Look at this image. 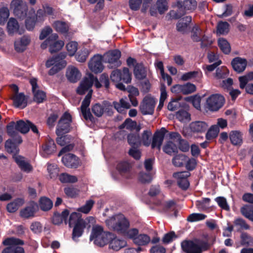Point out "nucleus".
I'll list each match as a JSON object with an SVG mask.
<instances>
[{
	"label": "nucleus",
	"mask_w": 253,
	"mask_h": 253,
	"mask_svg": "<svg viewBox=\"0 0 253 253\" xmlns=\"http://www.w3.org/2000/svg\"><path fill=\"white\" fill-rule=\"evenodd\" d=\"M181 249L185 253H202L210 248V245L202 240H185L181 243Z\"/></svg>",
	"instance_id": "obj_1"
},
{
	"label": "nucleus",
	"mask_w": 253,
	"mask_h": 253,
	"mask_svg": "<svg viewBox=\"0 0 253 253\" xmlns=\"http://www.w3.org/2000/svg\"><path fill=\"white\" fill-rule=\"evenodd\" d=\"M110 79L115 83L116 87L122 91L126 90L123 83L128 84L131 81V74L128 68L124 67L122 71L117 69L113 71L110 75Z\"/></svg>",
	"instance_id": "obj_2"
},
{
	"label": "nucleus",
	"mask_w": 253,
	"mask_h": 253,
	"mask_svg": "<svg viewBox=\"0 0 253 253\" xmlns=\"http://www.w3.org/2000/svg\"><path fill=\"white\" fill-rule=\"evenodd\" d=\"M105 222L109 228L122 235L130 226L129 220L122 214L114 215L106 219Z\"/></svg>",
	"instance_id": "obj_3"
},
{
	"label": "nucleus",
	"mask_w": 253,
	"mask_h": 253,
	"mask_svg": "<svg viewBox=\"0 0 253 253\" xmlns=\"http://www.w3.org/2000/svg\"><path fill=\"white\" fill-rule=\"evenodd\" d=\"M30 121L26 120H20L16 123L14 121L10 122L6 126V131L9 136L14 135L16 137L19 142L22 143V139L21 136L19 134L18 131L25 134L29 131Z\"/></svg>",
	"instance_id": "obj_4"
},
{
	"label": "nucleus",
	"mask_w": 253,
	"mask_h": 253,
	"mask_svg": "<svg viewBox=\"0 0 253 253\" xmlns=\"http://www.w3.org/2000/svg\"><path fill=\"white\" fill-rule=\"evenodd\" d=\"M2 244L8 247L5 248L2 253H25L24 248L19 246L24 244V241L20 239L14 237L7 238L3 241Z\"/></svg>",
	"instance_id": "obj_5"
},
{
	"label": "nucleus",
	"mask_w": 253,
	"mask_h": 253,
	"mask_svg": "<svg viewBox=\"0 0 253 253\" xmlns=\"http://www.w3.org/2000/svg\"><path fill=\"white\" fill-rule=\"evenodd\" d=\"M72 122L71 115L68 112H65L58 121L55 130L56 134L59 136L69 132L72 129Z\"/></svg>",
	"instance_id": "obj_6"
},
{
	"label": "nucleus",
	"mask_w": 253,
	"mask_h": 253,
	"mask_svg": "<svg viewBox=\"0 0 253 253\" xmlns=\"http://www.w3.org/2000/svg\"><path fill=\"white\" fill-rule=\"evenodd\" d=\"M10 7L13 9L15 16L19 19H24L28 15V6L22 0H12Z\"/></svg>",
	"instance_id": "obj_7"
},
{
	"label": "nucleus",
	"mask_w": 253,
	"mask_h": 253,
	"mask_svg": "<svg viewBox=\"0 0 253 253\" xmlns=\"http://www.w3.org/2000/svg\"><path fill=\"white\" fill-rule=\"evenodd\" d=\"M224 98L218 94H213L210 96L206 100L207 108L211 111H216L221 108L224 104Z\"/></svg>",
	"instance_id": "obj_8"
},
{
	"label": "nucleus",
	"mask_w": 253,
	"mask_h": 253,
	"mask_svg": "<svg viewBox=\"0 0 253 253\" xmlns=\"http://www.w3.org/2000/svg\"><path fill=\"white\" fill-rule=\"evenodd\" d=\"M155 104L156 101L154 98L149 96H146L139 106L141 113L143 115L153 114Z\"/></svg>",
	"instance_id": "obj_9"
},
{
	"label": "nucleus",
	"mask_w": 253,
	"mask_h": 253,
	"mask_svg": "<svg viewBox=\"0 0 253 253\" xmlns=\"http://www.w3.org/2000/svg\"><path fill=\"white\" fill-rule=\"evenodd\" d=\"M121 56V52L119 49L110 50L105 54V61L113 66L118 67L122 64L120 60Z\"/></svg>",
	"instance_id": "obj_10"
},
{
	"label": "nucleus",
	"mask_w": 253,
	"mask_h": 253,
	"mask_svg": "<svg viewBox=\"0 0 253 253\" xmlns=\"http://www.w3.org/2000/svg\"><path fill=\"white\" fill-rule=\"evenodd\" d=\"M168 131L165 127H162L160 129L157 130L154 134L151 144L152 149L157 148L161 150L165 134Z\"/></svg>",
	"instance_id": "obj_11"
},
{
	"label": "nucleus",
	"mask_w": 253,
	"mask_h": 253,
	"mask_svg": "<svg viewBox=\"0 0 253 253\" xmlns=\"http://www.w3.org/2000/svg\"><path fill=\"white\" fill-rule=\"evenodd\" d=\"M103 57L99 54L95 55L89 61L88 67L94 73H101L104 68L102 64Z\"/></svg>",
	"instance_id": "obj_12"
},
{
	"label": "nucleus",
	"mask_w": 253,
	"mask_h": 253,
	"mask_svg": "<svg viewBox=\"0 0 253 253\" xmlns=\"http://www.w3.org/2000/svg\"><path fill=\"white\" fill-rule=\"evenodd\" d=\"M62 162L65 166L71 169H77L80 165L79 158L71 153L64 155L62 158Z\"/></svg>",
	"instance_id": "obj_13"
},
{
	"label": "nucleus",
	"mask_w": 253,
	"mask_h": 253,
	"mask_svg": "<svg viewBox=\"0 0 253 253\" xmlns=\"http://www.w3.org/2000/svg\"><path fill=\"white\" fill-rule=\"evenodd\" d=\"M38 209L39 206L38 204L34 201H31L28 206L20 211V216L25 218L34 217Z\"/></svg>",
	"instance_id": "obj_14"
},
{
	"label": "nucleus",
	"mask_w": 253,
	"mask_h": 253,
	"mask_svg": "<svg viewBox=\"0 0 253 253\" xmlns=\"http://www.w3.org/2000/svg\"><path fill=\"white\" fill-rule=\"evenodd\" d=\"M176 202L174 200H169L162 204V211L167 215L176 217L178 215V210L176 208Z\"/></svg>",
	"instance_id": "obj_15"
},
{
	"label": "nucleus",
	"mask_w": 253,
	"mask_h": 253,
	"mask_svg": "<svg viewBox=\"0 0 253 253\" xmlns=\"http://www.w3.org/2000/svg\"><path fill=\"white\" fill-rule=\"evenodd\" d=\"M31 38L28 35H24L14 42L15 50L19 53L24 52L31 42Z\"/></svg>",
	"instance_id": "obj_16"
},
{
	"label": "nucleus",
	"mask_w": 253,
	"mask_h": 253,
	"mask_svg": "<svg viewBox=\"0 0 253 253\" xmlns=\"http://www.w3.org/2000/svg\"><path fill=\"white\" fill-rule=\"evenodd\" d=\"M89 77V78H85L81 83L76 90L77 94L84 95L88 91L89 88L92 86L94 80V77L92 74H90Z\"/></svg>",
	"instance_id": "obj_17"
},
{
	"label": "nucleus",
	"mask_w": 253,
	"mask_h": 253,
	"mask_svg": "<svg viewBox=\"0 0 253 253\" xmlns=\"http://www.w3.org/2000/svg\"><path fill=\"white\" fill-rule=\"evenodd\" d=\"M11 99L12 100L13 105L15 108L22 109L27 105V98L23 92L14 94Z\"/></svg>",
	"instance_id": "obj_18"
},
{
	"label": "nucleus",
	"mask_w": 253,
	"mask_h": 253,
	"mask_svg": "<svg viewBox=\"0 0 253 253\" xmlns=\"http://www.w3.org/2000/svg\"><path fill=\"white\" fill-rule=\"evenodd\" d=\"M177 8H182L186 13L187 11L192 12L196 9L197 6V2L196 0H178L176 2Z\"/></svg>",
	"instance_id": "obj_19"
},
{
	"label": "nucleus",
	"mask_w": 253,
	"mask_h": 253,
	"mask_svg": "<svg viewBox=\"0 0 253 253\" xmlns=\"http://www.w3.org/2000/svg\"><path fill=\"white\" fill-rule=\"evenodd\" d=\"M231 64L236 72L241 73L245 70L247 65V60L245 58L236 57L232 59Z\"/></svg>",
	"instance_id": "obj_20"
},
{
	"label": "nucleus",
	"mask_w": 253,
	"mask_h": 253,
	"mask_svg": "<svg viewBox=\"0 0 253 253\" xmlns=\"http://www.w3.org/2000/svg\"><path fill=\"white\" fill-rule=\"evenodd\" d=\"M70 211L68 209H65L61 213L58 211H55L52 219L53 224L59 225L64 221L67 224L68 223V217Z\"/></svg>",
	"instance_id": "obj_21"
},
{
	"label": "nucleus",
	"mask_w": 253,
	"mask_h": 253,
	"mask_svg": "<svg viewBox=\"0 0 253 253\" xmlns=\"http://www.w3.org/2000/svg\"><path fill=\"white\" fill-rule=\"evenodd\" d=\"M114 234L110 232H106L101 233L98 236L97 238L93 239L94 244L99 246L103 247L109 243L110 240L113 238Z\"/></svg>",
	"instance_id": "obj_22"
},
{
	"label": "nucleus",
	"mask_w": 253,
	"mask_h": 253,
	"mask_svg": "<svg viewBox=\"0 0 253 253\" xmlns=\"http://www.w3.org/2000/svg\"><path fill=\"white\" fill-rule=\"evenodd\" d=\"M189 127L193 133H202L208 129L209 125L204 121H195L190 124Z\"/></svg>",
	"instance_id": "obj_23"
},
{
	"label": "nucleus",
	"mask_w": 253,
	"mask_h": 253,
	"mask_svg": "<svg viewBox=\"0 0 253 253\" xmlns=\"http://www.w3.org/2000/svg\"><path fill=\"white\" fill-rule=\"evenodd\" d=\"M203 78V73L202 71L199 69L196 71H190L183 74L181 80L183 81H187L190 80H194L197 82L200 83Z\"/></svg>",
	"instance_id": "obj_24"
},
{
	"label": "nucleus",
	"mask_w": 253,
	"mask_h": 253,
	"mask_svg": "<svg viewBox=\"0 0 253 253\" xmlns=\"http://www.w3.org/2000/svg\"><path fill=\"white\" fill-rule=\"evenodd\" d=\"M37 22L38 21L36 18L35 11L32 9L29 11L28 15L25 18V25L26 29L29 31L34 30Z\"/></svg>",
	"instance_id": "obj_25"
},
{
	"label": "nucleus",
	"mask_w": 253,
	"mask_h": 253,
	"mask_svg": "<svg viewBox=\"0 0 253 253\" xmlns=\"http://www.w3.org/2000/svg\"><path fill=\"white\" fill-rule=\"evenodd\" d=\"M81 73L76 67L71 66L67 69L66 76L71 83H76L81 78Z\"/></svg>",
	"instance_id": "obj_26"
},
{
	"label": "nucleus",
	"mask_w": 253,
	"mask_h": 253,
	"mask_svg": "<svg viewBox=\"0 0 253 253\" xmlns=\"http://www.w3.org/2000/svg\"><path fill=\"white\" fill-rule=\"evenodd\" d=\"M133 74L136 79L142 80L146 78L147 70L142 63L136 64L133 69Z\"/></svg>",
	"instance_id": "obj_27"
},
{
	"label": "nucleus",
	"mask_w": 253,
	"mask_h": 253,
	"mask_svg": "<svg viewBox=\"0 0 253 253\" xmlns=\"http://www.w3.org/2000/svg\"><path fill=\"white\" fill-rule=\"evenodd\" d=\"M11 138L6 141L5 143V148L9 153H15L17 152V145L21 144L19 142L16 136L14 135L10 136Z\"/></svg>",
	"instance_id": "obj_28"
},
{
	"label": "nucleus",
	"mask_w": 253,
	"mask_h": 253,
	"mask_svg": "<svg viewBox=\"0 0 253 253\" xmlns=\"http://www.w3.org/2000/svg\"><path fill=\"white\" fill-rule=\"evenodd\" d=\"M15 161L20 168V169L25 172H29L32 170V166L27 162L24 160V158L21 156H18L14 158Z\"/></svg>",
	"instance_id": "obj_29"
},
{
	"label": "nucleus",
	"mask_w": 253,
	"mask_h": 253,
	"mask_svg": "<svg viewBox=\"0 0 253 253\" xmlns=\"http://www.w3.org/2000/svg\"><path fill=\"white\" fill-rule=\"evenodd\" d=\"M84 228V222L78 223L74 225L72 234V238L74 241L76 242L78 241V239L82 236Z\"/></svg>",
	"instance_id": "obj_30"
},
{
	"label": "nucleus",
	"mask_w": 253,
	"mask_h": 253,
	"mask_svg": "<svg viewBox=\"0 0 253 253\" xmlns=\"http://www.w3.org/2000/svg\"><path fill=\"white\" fill-rule=\"evenodd\" d=\"M24 202L23 198H17L7 205L6 210L9 212H14L24 204Z\"/></svg>",
	"instance_id": "obj_31"
},
{
	"label": "nucleus",
	"mask_w": 253,
	"mask_h": 253,
	"mask_svg": "<svg viewBox=\"0 0 253 253\" xmlns=\"http://www.w3.org/2000/svg\"><path fill=\"white\" fill-rule=\"evenodd\" d=\"M229 137L233 145H241L243 142L242 133L239 130L231 131Z\"/></svg>",
	"instance_id": "obj_32"
},
{
	"label": "nucleus",
	"mask_w": 253,
	"mask_h": 253,
	"mask_svg": "<svg viewBox=\"0 0 253 253\" xmlns=\"http://www.w3.org/2000/svg\"><path fill=\"white\" fill-rule=\"evenodd\" d=\"M109 243V248L116 251H118L125 247L127 245L126 241L125 240L114 238V237L110 240Z\"/></svg>",
	"instance_id": "obj_33"
},
{
	"label": "nucleus",
	"mask_w": 253,
	"mask_h": 253,
	"mask_svg": "<svg viewBox=\"0 0 253 253\" xmlns=\"http://www.w3.org/2000/svg\"><path fill=\"white\" fill-rule=\"evenodd\" d=\"M43 151L47 154H51L56 150V144L53 139L47 138L45 143L42 146Z\"/></svg>",
	"instance_id": "obj_34"
},
{
	"label": "nucleus",
	"mask_w": 253,
	"mask_h": 253,
	"mask_svg": "<svg viewBox=\"0 0 253 253\" xmlns=\"http://www.w3.org/2000/svg\"><path fill=\"white\" fill-rule=\"evenodd\" d=\"M66 57V53L65 52H60L58 54L53 56L52 58L48 59L46 63L45 66L47 68H49L54 66L57 63L65 61L64 59Z\"/></svg>",
	"instance_id": "obj_35"
},
{
	"label": "nucleus",
	"mask_w": 253,
	"mask_h": 253,
	"mask_svg": "<svg viewBox=\"0 0 253 253\" xmlns=\"http://www.w3.org/2000/svg\"><path fill=\"white\" fill-rule=\"evenodd\" d=\"M40 209L43 211H49L53 207L52 201L46 197H42L39 201Z\"/></svg>",
	"instance_id": "obj_36"
},
{
	"label": "nucleus",
	"mask_w": 253,
	"mask_h": 253,
	"mask_svg": "<svg viewBox=\"0 0 253 253\" xmlns=\"http://www.w3.org/2000/svg\"><path fill=\"white\" fill-rule=\"evenodd\" d=\"M163 150L165 153L169 156H174L178 153V147L171 141H169L164 145Z\"/></svg>",
	"instance_id": "obj_37"
},
{
	"label": "nucleus",
	"mask_w": 253,
	"mask_h": 253,
	"mask_svg": "<svg viewBox=\"0 0 253 253\" xmlns=\"http://www.w3.org/2000/svg\"><path fill=\"white\" fill-rule=\"evenodd\" d=\"M187 159V156L183 154L176 153L172 159V164L176 167H182Z\"/></svg>",
	"instance_id": "obj_38"
},
{
	"label": "nucleus",
	"mask_w": 253,
	"mask_h": 253,
	"mask_svg": "<svg viewBox=\"0 0 253 253\" xmlns=\"http://www.w3.org/2000/svg\"><path fill=\"white\" fill-rule=\"evenodd\" d=\"M218 46L221 51L225 54H229L231 50L229 42L224 38H220L217 41Z\"/></svg>",
	"instance_id": "obj_39"
},
{
	"label": "nucleus",
	"mask_w": 253,
	"mask_h": 253,
	"mask_svg": "<svg viewBox=\"0 0 253 253\" xmlns=\"http://www.w3.org/2000/svg\"><path fill=\"white\" fill-rule=\"evenodd\" d=\"M55 30L61 34H67L69 31V25L66 22L56 21L53 24Z\"/></svg>",
	"instance_id": "obj_40"
},
{
	"label": "nucleus",
	"mask_w": 253,
	"mask_h": 253,
	"mask_svg": "<svg viewBox=\"0 0 253 253\" xmlns=\"http://www.w3.org/2000/svg\"><path fill=\"white\" fill-rule=\"evenodd\" d=\"M127 142L131 147H140L141 139L138 133H130L127 136Z\"/></svg>",
	"instance_id": "obj_41"
},
{
	"label": "nucleus",
	"mask_w": 253,
	"mask_h": 253,
	"mask_svg": "<svg viewBox=\"0 0 253 253\" xmlns=\"http://www.w3.org/2000/svg\"><path fill=\"white\" fill-rule=\"evenodd\" d=\"M113 104L114 108L120 113H123L124 109H129L131 106L129 103L124 98H121L119 102L113 101Z\"/></svg>",
	"instance_id": "obj_42"
},
{
	"label": "nucleus",
	"mask_w": 253,
	"mask_h": 253,
	"mask_svg": "<svg viewBox=\"0 0 253 253\" xmlns=\"http://www.w3.org/2000/svg\"><path fill=\"white\" fill-rule=\"evenodd\" d=\"M116 169L119 173L123 175L130 171L131 169V165L127 161H120L117 165Z\"/></svg>",
	"instance_id": "obj_43"
},
{
	"label": "nucleus",
	"mask_w": 253,
	"mask_h": 253,
	"mask_svg": "<svg viewBox=\"0 0 253 253\" xmlns=\"http://www.w3.org/2000/svg\"><path fill=\"white\" fill-rule=\"evenodd\" d=\"M19 24L16 19L10 18L7 24V29L9 34H13L18 32Z\"/></svg>",
	"instance_id": "obj_44"
},
{
	"label": "nucleus",
	"mask_w": 253,
	"mask_h": 253,
	"mask_svg": "<svg viewBox=\"0 0 253 253\" xmlns=\"http://www.w3.org/2000/svg\"><path fill=\"white\" fill-rule=\"evenodd\" d=\"M84 222L83 219L82 218V214L79 212H73L71 213L68 220L69 226L71 227L73 225H75L78 223Z\"/></svg>",
	"instance_id": "obj_45"
},
{
	"label": "nucleus",
	"mask_w": 253,
	"mask_h": 253,
	"mask_svg": "<svg viewBox=\"0 0 253 253\" xmlns=\"http://www.w3.org/2000/svg\"><path fill=\"white\" fill-rule=\"evenodd\" d=\"M150 242V237L145 234H138L134 239L133 243L138 246H146Z\"/></svg>",
	"instance_id": "obj_46"
},
{
	"label": "nucleus",
	"mask_w": 253,
	"mask_h": 253,
	"mask_svg": "<svg viewBox=\"0 0 253 253\" xmlns=\"http://www.w3.org/2000/svg\"><path fill=\"white\" fill-rule=\"evenodd\" d=\"M50 42V44L49 51L52 54L60 50L64 45V42L62 40H52Z\"/></svg>",
	"instance_id": "obj_47"
},
{
	"label": "nucleus",
	"mask_w": 253,
	"mask_h": 253,
	"mask_svg": "<svg viewBox=\"0 0 253 253\" xmlns=\"http://www.w3.org/2000/svg\"><path fill=\"white\" fill-rule=\"evenodd\" d=\"M229 24L226 21H219L216 26V33L220 35H226L229 31Z\"/></svg>",
	"instance_id": "obj_48"
},
{
	"label": "nucleus",
	"mask_w": 253,
	"mask_h": 253,
	"mask_svg": "<svg viewBox=\"0 0 253 253\" xmlns=\"http://www.w3.org/2000/svg\"><path fill=\"white\" fill-rule=\"evenodd\" d=\"M241 212L245 217L253 221V206H244L241 208Z\"/></svg>",
	"instance_id": "obj_49"
},
{
	"label": "nucleus",
	"mask_w": 253,
	"mask_h": 253,
	"mask_svg": "<svg viewBox=\"0 0 253 253\" xmlns=\"http://www.w3.org/2000/svg\"><path fill=\"white\" fill-rule=\"evenodd\" d=\"M219 131V128L217 126H211L206 133V138L208 140H211L216 138L218 135Z\"/></svg>",
	"instance_id": "obj_50"
},
{
	"label": "nucleus",
	"mask_w": 253,
	"mask_h": 253,
	"mask_svg": "<svg viewBox=\"0 0 253 253\" xmlns=\"http://www.w3.org/2000/svg\"><path fill=\"white\" fill-rule=\"evenodd\" d=\"M33 93L34 95L33 100L38 104L42 103L46 100V93L42 90L38 89L33 92Z\"/></svg>",
	"instance_id": "obj_51"
},
{
	"label": "nucleus",
	"mask_w": 253,
	"mask_h": 253,
	"mask_svg": "<svg viewBox=\"0 0 253 253\" xmlns=\"http://www.w3.org/2000/svg\"><path fill=\"white\" fill-rule=\"evenodd\" d=\"M59 179L62 183H75L78 178L76 176L71 175L66 173H62L59 175Z\"/></svg>",
	"instance_id": "obj_52"
},
{
	"label": "nucleus",
	"mask_w": 253,
	"mask_h": 253,
	"mask_svg": "<svg viewBox=\"0 0 253 253\" xmlns=\"http://www.w3.org/2000/svg\"><path fill=\"white\" fill-rule=\"evenodd\" d=\"M67 63L66 61H61L60 62L57 63L54 66H52L51 69L49 70L48 74L50 76H53L60 70L64 68L66 66Z\"/></svg>",
	"instance_id": "obj_53"
},
{
	"label": "nucleus",
	"mask_w": 253,
	"mask_h": 253,
	"mask_svg": "<svg viewBox=\"0 0 253 253\" xmlns=\"http://www.w3.org/2000/svg\"><path fill=\"white\" fill-rule=\"evenodd\" d=\"M91 111L97 117H101L104 113L103 109V102L102 104L99 103H95L91 107Z\"/></svg>",
	"instance_id": "obj_54"
},
{
	"label": "nucleus",
	"mask_w": 253,
	"mask_h": 253,
	"mask_svg": "<svg viewBox=\"0 0 253 253\" xmlns=\"http://www.w3.org/2000/svg\"><path fill=\"white\" fill-rule=\"evenodd\" d=\"M241 244L246 246L253 245V238L247 233H242L241 235Z\"/></svg>",
	"instance_id": "obj_55"
},
{
	"label": "nucleus",
	"mask_w": 253,
	"mask_h": 253,
	"mask_svg": "<svg viewBox=\"0 0 253 253\" xmlns=\"http://www.w3.org/2000/svg\"><path fill=\"white\" fill-rule=\"evenodd\" d=\"M181 99V97L172 99L171 101H170L168 105V110L171 111H174L178 110L180 107H181V104L179 102Z\"/></svg>",
	"instance_id": "obj_56"
},
{
	"label": "nucleus",
	"mask_w": 253,
	"mask_h": 253,
	"mask_svg": "<svg viewBox=\"0 0 253 253\" xmlns=\"http://www.w3.org/2000/svg\"><path fill=\"white\" fill-rule=\"evenodd\" d=\"M191 39L194 42H199L201 40V36L202 34L201 29L198 26H194L191 31Z\"/></svg>",
	"instance_id": "obj_57"
},
{
	"label": "nucleus",
	"mask_w": 253,
	"mask_h": 253,
	"mask_svg": "<svg viewBox=\"0 0 253 253\" xmlns=\"http://www.w3.org/2000/svg\"><path fill=\"white\" fill-rule=\"evenodd\" d=\"M152 135V132L149 129L145 130L141 135V141L143 144L145 146H149L151 144L150 137Z\"/></svg>",
	"instance_id": "obj_58"
},
{
	"label": "nucleus",
	"mask_w": 253,
	"mask_h": 253,
	"mask_svg": "<svg viewBox=\"0 0 253 253\" xmlns=\"http://www.w3.org/2000/svg\"><path fill=\"white\" fill-rule=\"evenodd\" d=\"M229 73L228 69L226 67L222 66L221 68L216 69L215 77L217 79H224L228 76Z\"/></svg>",
	"instance_id": "obj_59"
},
{
	"label": "nucleus",
	"mask_w": 253,
	"mask_h": 253,
	"mask_svg": "<svg viewBox=\"0 0 253 253\" xmlns=\"http://www.w3.org/2000/svg\"><path fill=\"white\" fill-rule=\"evenodd\" d=\"M94 201L92 200H89L86 202L85 205L79 208L77 211L84 213H88L92 208Z\"/></svg>",
	"instance_id": "obj_60"
},
{
	"label": "nucleus",
	"mask_w": 253,
	"mask_h": 253,
	"mask_svg": "<svg viewBox=\"0 0 253 253\" xmlns=\"http://www.w3.org/2000/svg\"><path fill=\"white\" fill-rule=\"evenodd\" d=\"M88 55V50L86 48H84L77 53L76 55V58L79 62H84L86 61Z\"/></svg>",
	"instance_id": "obj_61"
},
{
	"label": "nucleus",
	"mask_w": 253,
	"mask_h": 253,
	"mask_svg": "<svg viewBox=\"0 0 253 253\" xmlns=\"http://www.w3.org/2000/svg\"><path fill=\"white\" fill-rule=\"evenodd\" d=\"M105 232L103 230V228L100 225H95L93 226L91 234L90 235V240L92 241L95 238H97L98 236Z\"/></svg>",
	"instance_id": "obj_62"
},
{
	"label": "nucleus",
	"mask_w": 253,
	"mask_h": 253,
	"mask_svg": "<svg viewBox=\"0 0 253 253\" xmlns=\"http://www.w3.org/2000/svg\"><path fill=\"white\" fill-rule=\"evenodd\" d=\"M190 114L186 111L181 109L179 110L176 114V118L180 121L190 120Z\"/></svg>",
	"instance_id": "obj_63"
},
{
	"label": "nucleus",
	"mask_w": 253,
	"mask_h": 253,
	"mask_svg": "<svg viewBox=\"0 0 253 253\" xmlns=\"http://www.w3.org/2000/svg\"><path fill=\"white\" fill-rule=\"evenodd\" d=\"M47 169L50 178L54 179L58 176L59 169L56 165L52 164L48 165Z\"/></svg>",
	"instance_id": "obj_64"
}]
</instances>
